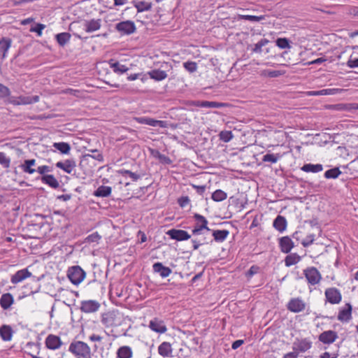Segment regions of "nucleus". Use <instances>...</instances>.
I'll return each instance as SVG.
<instances>
[{
	"label": "nucleus",
	"mask_w": 358,
	"mask_h": 358,
	"mask_svg": "<svg viewBox=\"0 0 358 358\" xmlns=\"http://www.w3.org/2000/svg\"><path fill=\"white\" fill-rule=\"evenodd\" d=\"M10 158L4 152H0V164L4 168H8L10 166Z\"/></svg>",
	"instance_id": "nucleus-49"
},
{
	"label": "nucleus",
	"mask_w": 358,
	"mask_h": 358,
	"mask_svg": "<svg viewBox=\"0 0 358 358\" xmlns=\"http://www.w3.org/2000/svg\"><path fill=\"white\" fill-rule=\"evenodd\" d=\"M275 44L280 49L291 48L289 40L286 38H278L275 41Z\"/></svg>",
	"instance_id": "nucleus-42"
},
{
	"label": "nucleus",
	"mask_w": 358,
	"mask_h": 358,
	"mask_svg": "<svg viewBox=\"0 0 358 358\" xmlns=\"http://www.w3.org/2000/svg\"><path fill=\"white\" fill-rule=\"evenodd\" d=\"M101 21L100 19H98V20L92 19L90 20L85 21L84 23L85 31L88 32V33H91V32L99 30L101 26Z\"/></svg>",
	"instance_id": "nucleus-18"
},
{
	"label": "nucleus",
	"mask_w": 358,
	"mask_h": 358,
	"mask_svg": "<svg viewBox=\"0 0 358 358\" xmlns=\"http://www.w3.org/2000/svg\"><path fill=\"white\" fill-rule=\"evenodd\" d=\"M268 43V40L266 38H262L256 44H255L254 48H252V51L256 53H261L262 52V47L267 45Z\"/></svg>",
	"instance_id": "nucleus-44"
},
{
	"label": "nucleus",
	"mask_w": 358,
	"mask_h": 358,
	"mask_svg": "<svg viewBox=\"0 0 358 358\" xmlns=\"http://www.w3.org/2000/svg\"><path fill=\"white\" fill-rule=\"evenodd\" d=\"M306 308L305 303L299 298L292 299L287 305V308L293 313H299Z\"/></svg>",
	"instance_id": "nucleus-13"
},
{
	"label": "nucleus",
	"mask_w": 358,
	"mask_h": 358,
	"mask_svg": "<svg viewBox=\"0 0 358 358\" xmlns=\"http://www.w3.org/2000/svg\"><path fill=\"white\" fill-rule=\"evenodd\" d=\"M193 243V249L194 250H197L199 246L208 243V241L205 237H199L195 238L192 240Z\"/></svg>",
	"instance_id": "nucleus-46"
},
{
	"label": "nucleus",
	"mask_w": 358,
	"mask_h": 358,
	"mask_svg": "<svg viewBox=\"0 0 358 358\" xmlns=\"http://www.w3.org/2000/svg\"><path fill=\"white\" fill-rule=\"evenodd\" d=\"M101 239V236L97 232H94L90 235H89L86 238V242L87 243H95L98 242Z\"/></svg>",
	"instance_id": "nucleus-54"
},
{
	"label": "nucleus",
	"mask_w": 358,
	"mask_h": 358,
	"mask_svg": "<svg viewBox=\"0 0 358 358\" xmlns=\"http://www.w3.org/2000/svg\"><path fill=\"white\" fill-rule=\"evenodd\" d=\"M337 338L336 332L329 330L322 332L319 336V340L323 343L331 344L334 343Z\"/></svg>",
	"instance_id": "nucleus-15"
},
{
	"label": "nucleus",
	"mask_w": 358,
	"mask_h": 358,
	"mask_svg": "<svg viewBox=\"0 0 358 358\" xmlns=\"http://www.w3.org/2000/svg\"><path fill=\"white\" fill-rule=\"evenodd\" d=\"M314 240L315 236L313 234H310L303 240L301 243L304 247H308L313 243Z\"/></svg>",
	"instance_id": "nucleus-55"
},
{
	"label": "nucleus",
	"mask_w": 358,
	"mask_h": 358,
	"mask_svg": "<svg viewBox=\"0 0 358 358\" xmlns=\"http://www.w3.org/2000/svg\"><path fill=\"white\" fill-rule=\"evenodd\" d=\"M22 280V270L18 271L11 278L13 283H17Z\"/></svg>",
	"instance_id": "nucleus-57"
},
{
	"label": "nucleus",
	"mask_w": 358,
	"mask_h": 358,
	"mask_svg": "<svg viewBox=\"0 0 358 358\" xmlns=\"http://www.w3.org/2000/svg\"><path fill=\"white\" fill-rule=\"evenodd\" d=\"M69 351L76 358H90L91 356L90 348L83 341L72 342L69 345Z\"/></svg>",
	"instance_id": "nucleus-1"
},
{
	"label": "nucleus",
	"mask_w": 358,
	"mask_h": 358,
	"mask_svg": "<svg viewBox=\"0 0 358 358\" xmlns=\"http://www.w3.org/2000/svg\"><path fill=\"white\" fill-rule=\"evenodd\" d=\"M41 181L43 184L48 185L53 189H57L59 187L58 180L53 175L43 176L41 177Z\"/></svg>",
	"instance_id": "nucleus-22"
},
{
	"label": "nucleus",
	"mask_w": 358,
	"mask_h": 358,
	"mask_svg": "<svg viewBox=\"0 0 358 358\" xmlns=\"http://www.w3.org/2000/svg\"><path fill=\"white\" fill-rule=\"evenodd\" d=\"M341 174V171L338 168H334L327 170L324 173V177L327 179H336Z\"/></svg>",
	"instance_id": "nucleus-39"
},
{
	"label": "nucleus",
	"mask_w": 358,
	"mask_h": 358,
	"mask_svg": "<svg viewBox=\"0 0 358 358\" xmlns=\"http://www.w3.org/2000/svg\"><path fill=\"white\" fill-rule=\"evenodd\" d=\"M52 146L63 155H68L71 150V146L66 142L54 143Z\"/></svg>",
	"instance_id": "nucleus-33"
},
{
	"label": "nucleus",
	"mask_w": 358,
	"mask_h": 358,
	"mask_svg": "<svg viewBox=\"0 0 358 358\" xmlns=\"http://www.w3.org/2000/svg\"><path fill=\"white\" fill-rule=\"evenodd\" d=\"M45 26L43 24H36L35 26L30 28L31 32H36L38 36L42 35V31L44 29Z\"/></svg>",
	"instance_id": "nucleus-53"
},
{
	"label": "nucleus",
	"mask_w": 358,
	"mask_h": 358,
	"mask_svg": "<svg viewBox=\"0 0 358 358\" xmlns=\"http://www.w3.org/2000/svg\"><path fill=\"white\" fill-rule=\"evenodd\" d=\"M166 234L171 238L179 241L187 240L191 237L186 231L181 229H170L167 231Z\"/></svg>",
	"instance_id": "nucleus-11"
},
{
	"label": "nucleus",
	"mask_w": 358,
	"mask_h": 358,
	"mask_svg": "<svg viewBox=\"0 0 358 358\" xmlns=\"http://www.w3.org/2000/svg\"><path fill=\"white\" fill-rule=\"evenodd\" d=\"M229 235L227 230H215L213 231V236L217 242L224 241Z\"/></svg>",
	"instance_id": "nucleus-35"
},
{
	"label": "nucleus",
	"mask_w": 358,
	"mask_h": 358,
	"mask_svg": "<svg viewBox=\"0 0 358 358\" xmlns=\"http://www.w3.org/2000/svg\"><path fill=\"white\" fill-rule=\"evenodd\" d=\"M8 95H9L8 88L0 83V97H5Z\"/></svg>",
	"instance_id": "nucleus-59"
},
{
	"label": "nucleus",
	"mask_w": 358,
	"mask_h": 358,
	"mask_svg": "<svg viewBox=\"0 0 358 358\" xmlns=\"http://www.w3.org/2000/svg\"><path fill=\"white\" fill-rule=\"evenodd\" d=\"M279 245L283 253L289 252L294 248V242L289 236H283L280 239Z\"/></svg>",
	"instance_id": "nucleus-17"
},
{
	"label": "nucleus",
	"mask_w": 358,
	"mask_h": 358,
	"mask_svg": "<svg viewBox=\"0 0 358 358\" xmlns=\"http://www.w3.org/2000/svg\"><path fill=\"white\" fill-rule=\"evenodd\" d=\"M150 78L156 80V81H162L166 78L167 73L166 71L160 69H154L148 73Z\"/></svg>",
	"instance_id": "nucleus-24"
},
{
	"label": "nucleus",
	"mask_w": 358,
	"mask_h": 358,
	"mask_svg": "<svg viewBox=\"0 0 358 358\" xmlns=\"http://www.w3.org/2000/svg\"><path fill=\"white\" fill-rule=\"evenodd\" d=\"M115 29L121 35H130L136 31V26L132 21L127 20L116 24Z\"/></svg>",
	"instance_id": "nucleus-6"
},
{
	"label": "nucleus",
	"mask_w": 358,
	"mask_h": 358,
	"mask_svg": "<svg viewBox=\"0 0 358 358\" xmlns=\"http://www.w3.org/2000/svg\"><path fill=\"white\" fill-rule=\"evenodd\" d=\"M45 346L48 349L52 350L59 349L62 345L61 338L59 336L54 335V334L48 335L47 336V338H45Z\"/></svg>",
	"instance_id": "nucleus-9"
},
{
	"label": "nucleus",
	"mask_w": 358,
	"mask_h": 358,
	"mask_svg": "<svg viewBox=\"0 0 358 358\" xmlns=\"http://www.w3.org/2000/svg\"><path fill=\"white\" fill-rule=\"evenodd\" d=\"M152 154L154 155V156L155 157H157L162 163H164L165 164H171L172 161L171 160V159L163 155V154H161L159 151L156 150L155 151V154H154V151H152Z\"/></svg>",
	"instance_id": "nucleus-45"
},
{
	"label": "nucleus",
	"mask_w": 358,
	"mask_h": 358,
	"mask_svg": "<svg viewBox=\"0 0 358 358\" xmlns=\"http://www.w3.org/2000/svg\"><path fill=\"white\" fill-rule=\"evenodd\" d=\"M299 355V354L296 351L293 350L292 352L284 355L283 358H298Z\"/></svg>",
	"instance_id": "nucleus-63"
},
{
	"label": "nucleus",
	"mask_w": 358,
	"mask_h": 358,
	"mask_svg": "<svg viewBox=\"0 0 358 358\" xmlns=\"http://www.w3.org/2000/svg\"><path fill=\"white\" fill-rule=\"evenodd\" d=\"M133 356L132 349L127 345L122 346L117 351V358H131Z\"/></svg>",
	"instance_id": "nucleus-25"
},
{
	"label": "nucleus",
	"mask_w": 358,
	"mask_h": 358,
	"mask_svg": "<svg viewBox=\"0 0 358 358\" xmlns=\"http://www.w3.org/2000/svg\"><path fill=\"white\" fill-rule=\"evenodd\" d=\"M287 222L285 217L278 215L273 221V227L280 233L285 231L287 229Z\"/></svg>",
	"instance_id": "nucleus-20"
},
{
	"label": "nucleus",
	"mask_w": 358,
	"mask_h": 358,
	"mask_svg": "<svg viewBox=\"0 0 358 358\" xmlns=\"http://www.w3.org/2000/svg\"><path fill=\"white\" fill-rule=\"evenodd\" d=\"M52 171V169L46 165L39 166L37 167L36 172H38L40 175L43 176H47V173L51 172Z\"/></svg>",
	"instance_id": "nucleus-50"
},
{
	"label": "nucleus",
	"mask_w": 358,
	"mask_h": 358,
	"mask_svg": "<svg viewBox=\"0 0 358 358\" xmlns=\"http://www.w3.org/2000/svg\"><path fill=\"white\" fill-rule=\"evenodd\" d=\"M301 261V257L296 253H291L288 255L285 259V264L286 266L289 267L295 265Z\"/></svg>",
	"instance_id": "nucleus-32"
},
{
	"label": "nucleus",
	"mask_w": 358,
	"mask_h": 358,
	"mask_svg": "<svg viewBox=\"0 0 358 358\" xmlns=\"http://www.w3.org/2000/svg\"><path fill=\"white\" fill-rule=\"evenodd\" d=\"M301 169L306 173H319L323 170V166L320 164H306L301 168Z\"/></svg>",
	"instance_id": "nucleus-26"
},
{
	"label": "nucleus",
	"mask_w": 358,
	"mask_h": 358,
	"mask_svg": "<svg viewBox=\"0 0 358 358\" xmlns=\"http://www.w3.org/2000/svg\"><path fill=\"white\" fill-rule=\"evenodd\" d=\"M208 232H206V229H203L199 227L194 226V229H192V234L194 236H200V235H205L206 234H208Z\"/></svg>",
	"instance_id": "nucleus-56"
},
{
	"label": "nucleus",
	"mask_w": 358,
	"mask_h": 358,
	"mask_svg": "<svg viewBox=\"0 0 358 358\" xmlns=\"http://www.w3.org/2000/svg\"><path fill=\"white\" fill-rule=\"evenodd\" d=\"M150 329L157 333L164 334L167 331V328L162 320L154 318L150 321Z\"/></svg>",
	"instance_id": "nucleus-14"
},
{
	"label": "nucleus",
	"mask_w": 358,
	"mask_h": 358,
	"mask_svg": "<svg viewBox=\"0 0 358 358\" xmlns=\"http://www.w3.org/2000/svg\"><path fill=\"white\" fill-rule=\"evenodd\" d=\"M219 137L222 141L228 143L233 139L234 135L231 131L225 130L220 132Z\"/></svg>",
	"instance_id": "nucleus-41"
},
{
	"label": "nucleus",
	"mask_w": 358,
	"mask_h": 358,
	"mask_svg": "<svg viewBox=\"0 0 358 358\" xmlns=\"http://www.w3.org/2000/svg\"><path fill=\"white\" fill-rule=\"evenodd\" d=\"M326 301L331 304H338L342 300V295L339 289L336 287H329L324 292Z\"/></svg>",
	"instance_id": "nucleus-5"
},
{
	"label": "nucleus",
	"mask_w": 358,
	"mask_h": 358,
	"mask_svg": "<svg viewBox=\"0 0 358 358\" xmlns=\"http://www.w3.org/2000/svg\"><path fill=\"white\" fill-rule=\"evenodd\" d=\"M57 42L60 46H64L71 39V34L67 32H62L55 36Z\"/></svg>",
	"instance_id": "nucleus-34"
},
{
	"label": "nucleus",
	"mask_w": 358,
	"mask_h": 358,
	"mask_svg": "<svg viewBox=\"0 0 358 358\" xmlns=\"http://www.w3.org/2000/svg\"><path fill=\"white\" fill-rule=\"evenodd\" d=\"M109 65L113 71L117 74H122L129 70V68L125 65L121 64L118 62H113V60L109 62Z\"/></svg>",
	"instance_id": "nucleus-29"
},
{
	"label": "nucleus",
	"mask_w": 358,
	"mask_h": 358,
	"mask_svg": "<svg viewBox=\"0 0 358 358\" xmlns=\"http://www.w3.org/2000/svg\"><path fill=\"white\" fill-rule=\"evenodd\" d=\"M38 98L39 97L38 96H34L32 97H24V105L37 102L38 101Z\"/></svg>",
	"instance_id": "nucleus-60"
},
{
	"label": "nucleus",
	"mask_w": 358,
	"mask_h": 358,
	"mask_svg": "<svg viewBox=\"0 0 358 358\" xmlns=\"http://www.w3.org/2000/svg\"><path fill=\"white\" fill-rule=\"evenodd\" d=\"M184 68L189 72L193 73L197 69V64L194 62H187L183 64Z\"/></svg>",
	"instance_id": "nucleus-48"
},
{
	"label": "nucleus",
	"mask_w": 358,
	"mask_h": 358,
	"mask_svg": "<svg viewBox=\"0 0 358 358\" xmlns=\"http://www.w3.org/2000/svg\"><path fill=\"white\" fill-rule=\"evenodd\" d=\"M56 167L63 170L66 173H71L76 166V162L73 159H68L56 163Z\"/></svg>",
	"instance_id": "nucleus-10"
},
{
	"label": "nucleus",
	"mask_w": 358,
	"mask_h": 358,
	"mask_svg": "<svg viewBox=\"0 0 358 358\" xmlns=\"http://www.w3.org/2000/svg\"><path fill=\"white\" fill-rule=\"evenodd\" d=\"M92 152H94L95 154L93 155H89L90 157H92L93 159H94L99 162H103V157L102 154L97 152V151L96 150H92Z\"/></svg>",
	"instance_id": "nucleus-61"
},
{
	"label": "nucleus",
	"mask_w": 358,
	"mask_h": 358,
	"mask_svg": "<svg viewBox=\"0 0 358 358\" xmlns=\"http://www.w3.org/2000/svg\"><path fill=\"white\" fill-rule=\"evenodd\" d=\"M312 345L313 342L309 338H296L292 343V350L296 351L299 354L304 353L309 350Z\"/></svg>",
	"instance_id": "nucleus-3"
},
{
	"label": "nucleus",
	"mask_w": 358,
	"mask_h": 358,
	"mask_svg": "<svg viewBox=\"0 0 358 358\" xmlns=\"http://www.w3.org/2000/svg\"><path fill=\"white\" fill-rule=\"evenodd\" d=\"M193 105L201 108H219L223 107L224 103L216 101H196L194 102Z\"/></svg>",
	"instance_id": "nucleus-19"
},
{
	"label": "nucleus",
	"mask_w": 358,
	"mask_h": 358,
	"mask_svg": "<svg viewBox=\"0 0 358 358\" xmlns=\"http://www.w3.org/2000/svg\"><path fill=\"white\" fill-rule=\"evenodd\" d=\"M36 164L35 159H29L24 161V172L29 173L30 174L36 172V169H34Z\"/></svg>",
	"instance_id": "nucleus-38"
},
{
	"label": "nucleus",
	"mask_w": 358,
	"mask_h": 358,
	"mask_svg": "<svg viewBox=\"0 0 358 358\" xmlns=\"http://www.w3.org/2000/svg\"><path fill=\"white\" fill-rule=\"evenodd\" d=\"M352 306L348 303L345 306L339 310L337 319L341 322H348L352 319Z\"/></svg>",
	"instance_id": "nucleus-8"
},
{
	"label": "nucleus",
	"mask_w": 358,
	"mask_h": 358,
	"mask_svg": "<svg viewBox=\"0 0 358 358\" xmlns=\"http://www.w3.org/2000/svg\"><path fill=\"white\" fill-rule=\"evenodd\" d=\"M262 74L270 78H276L282 75L283 73L280 71L264 70Z\"/></svg>",
	"instance_id": "nucleus-52"
},
{
	"label": "nucleus",
	"mask_w": 358,
	"mask_h": 358,
	"mask_svg": "<svg viewBox=\"0 0 358 358\" xmlns=\"http://www.w3.org/2000/svg\"><path fill=\"white\" fill-rule=\"evenodd\" d=\"M13 331L10 326L3 325L0 327V336L4 341H10L12 338Z\"/></svg>",
	"instance_id": "nucleus-28"
},
{
	"label": "nucleus",
	"mask_w": 358,
	"mask_h": 358,
	"mask_svg": "<svg viewBox=\"0 0 358 358\" xmlns=\"http://www.w3.org/2000/svg\"><path fill=\"white\" fill-rule=\"evenodd\" d=\"M85 272L79 266L69 267L67 271L68 278L75 285H80L85 279Z\"/></svg>",
	"instance_id": "nucleus-2"
},
{
	"label": "nucleus",
	"mask_w": 358,
	"mask_h": 358,
	"mask_svg": "<svg viewBox=\"0 0 358 358\" xmlns=\"http://www.w3.org/2000/svg\"><path fill=\"white\" fill-rule=\"evenodd\" d=\"M281 157L280 154H270L267 153L262 157L264 162H270L271 164H275Z\"/></svg>",
	"instance_id": "nucleus-37"
},
{
	"label": "nucleus",
	"mask_w": 358,
	"mask_h": 358,
	"mask_svg": "<svg viewBox=\"0 0 358 358\" xmlns=\"http://www.w3.org/2000/svg\"><path fill=\"white\" fill-rule=\"evenodd\" d=\"M190 200L188 196H182L178 199V203L182 208L187 206Z\"/></svg>",
	"instance_id": "nucleus-58"
},
{
	"label": "nucleus",
	"mask_w": 358,
	"mask_h": 358,
	"mask_svg": "<svg viewBox=\"0 0 358 358\" xmlns=\"http://www.w3.org/2000/svg\"><path fill=\"white\" fill-rule=\"evenodd\" d=\"M112 189L109 186L101 185L94 192V195L98 197H107L111 194Z\"/></svg>",
	"instance_id": "nucleus-31"
},
{
	"label": "nucleus",
	"mask_w": 358,
	"mask_h": 358,
	"mask_svg": "<svg viewBox=\"0 0 358 358\" xmlns=\"http://www.w3.org/2000/svg\"><path fill=\"white\" fill-rule=\"evenodd\" d=\"M120 173L124 176H129L133 181H137L141 178L139 174L129 170H121Z\"/></svg>",
	"instance_id": "nucleus-47"
},
{
	"label": "nucleus",
	"mask_w": 358,
	"mask_h": 358,
	"mask_svg": "<svg viewBox=\"0 0 358 358\" xmlns=\"http://www.w3.org/2000/svg\"><path fill=\"white\" fill-rule=\"evenodd\" d=\"M152 270L155 273H159L163 278L169 276L172 272L170 268L164 266L161 262L155 263L152 265Z\"/></svg>",
	"instance_id": "nucleus-16"
},
{
	"label": "nucleus",
	"mask_w": 358,
	"mask_h": 358,
	"mask_svg": "<svg viewBox=\"0 0 358 358\" xmlns=\"http://www.w3.org/2000/svg\"><path fill=\"white\" fill-rule=\"evenodd\" d=\"M238 20H249L250 22H259L264 19L263 15L256 16V15H239L238 16Z\"/></svg>",
	"instance_id": "nucleus-43"
},
{
	"label": "nucleus",
	"mask_w": 358,
	"mask_h": 358,
	"mask_svg": "<svg viewBox=\"0 0 358 358\" xmlns=\"http://www.w3.org/2000/svg\"><path fill=\"white\" fill-rule=\"evenodd\" d=\"M347 65L352 69L358 67V58L355 59H350L347 62Z\"/></svg>",
	"instance_id": "nucleus-62"
},
{
	"label": "nucleus",
	"mask_w": 358,
	"mask_h": 358,
	"mask_svg": "<svg viewBox=\"0 0 358 358\" xmlns=\"http://www.w3.org/2000/svg\"><path fill=\"white\" fill-rule=\"evenodd\" d=\"M11 45V40L9 38H2L0 40V56L2 59L6 57V52Z\"/></svg>",
	"instance_id": "nucleus-23"
},
{
	"label": "nucleus",
	"mask_w": 358,
	"mask_h": 358,
	"mask_svg": "<svg viewBox=\"0 0 358 358\" xmlns=\"http://www.w3.org/2000/svg\"><path fill=\"white\" fill-rule=\"evenodd\" d=\"M341 89L338 88H329V89H323L320 90L321 95H334L341 92Z\"/></svg>",
	"instance_id": "nucleus-51"
},
{
	"label": "nucleus",
	"mask_w": 358,
	"mask_h": 358,
	"mask_svg": "<svg viewBox=\"0 0 358 358\" xmlns=\"http://www.w3.org/2000/svg\"><path fill=\"white\" fill-rule=\"evenodd\" d=\"M196 220V227H199L203 229H206V232H210V229L208 227V220L205 217L199 214H195L194 216Z\"/></svg>",
	"instance_id": "nucleus-30"
},
{
	"label": "nucleus",
	"mask_w": 358,
	"mask_h": 358,
	"mask_svg": "<svg viewBox=\"0 0 358 358\" xmlns=\"http://www.w3.org/2000/svg\"><path fill=\"white\" fill-rule=\"evenodd\" d=\"M132 3L138 13L149 11L152 6V0H134Z\"/></svg>",
	"instance_id": "nucleus-12"
},
{
	"label": "nucleus",
	"mask_w": 358,
	"mask_h": 358,
	"mask_svg": "<svg viewBox=\"0 0 358 358\" xmlns=\"http://www.w3.org/2000/svg\"><path fill=\"white\" fill-rule=\"evenodd\" d=\"M303 274L308 283L312 285L318 284L322 279L320 273L316 268L313 266L304 269Z\"/></svg>",
	"instance_id": "nucleus-4"
},
{
	"label": "nucleus",
	"mask_w": 358,
	"mask_h": 358,
	"mask_svg": "<svg viewBox=\"0 0 358 358\" xmlns=\"http://www.w3.org/2000/svg\"><path fill=\"white\" fill-rule=\"evenodd\" d=\"M227 197L226 192L222 189H217L212 194V199L215 201L220 202L225 200Z\"/></svg>",
	"instance_id": "nucleus-36"
},
{
	"label": "nucleus",
	"mask_w": 358,
	"mask_h": 358,
	"mask_svg": "<svg viewBox=\"0 0 358 358\" xmlns=\"http://www.w3.org/2000/svg\"><path fill=\"white\" fill-rule=\"evenodd\" d=\"M320 358H337L336 355H331L329 352H325L322 353Z\"/></svg>",
	"instance_id": "nucleus-64"
},
{
	"label": "nucleus",
	"mask_w": 358,
	"mask_h": 358,
	"mask_svg": "<svg viewBox=\"0 0 358 358\" xmlns=\"http://www.w3.org/2000/svg\"><path fill=\"white\" fill-rule=\"evenodd\" d=\"M13 303V297L9 294H3L0 299V305L1 308L4 310H6L10 307V306Z\"/></svg>",
	"instance_id": "nucleus-27"
},
{
	"label": "nucleus",
	"mask_w": 358,
	"mask_h": 358,
	"mask_svg": "<svg viewBox=\"0 0 358 358\" xmlns=\"http://www.w3.org/2000/svg\"><path fill=\"white\" fill-rule=\"evenodd\" d=\"M147 125L152 127H159L161 128H166L168 126V123L166 121L157 120L150 117H148Z\"/></svg>",
	"instance_id": "nucleus-40"
},
{
	"label": "nucleus",
	"mask_w": 358,
	"mask_h": 358,
	"mask_svg": "<svg viewBox=\"0 0 358 358\" xmlns=\"http://www.w3.org/2000/svg\"><path fill=\"white\" fill-rule=\"evenodd\" d=\"M172 352L173 348L169 342L164 341L158 347V353L164 357L172 356Z\"/></svg>",
	"instance_id": "nucleus-21"
},
{
	"label": "nucleus",
	"mask_w": 358,
	"mask_h": 358,
	"mask_svg": "<svg viewBox=\"0 0 358 358\" xmlns=\"http://www.w3.org/2000/svg\"><path fill=\"white\" fill-rule=\"evenodd\" d=\"M101 305L96 300H84L80 302V309L85 313H93L96 312Z\"/></svg>",
	"instance_id": "nucleus-7"
}]
</instances>
